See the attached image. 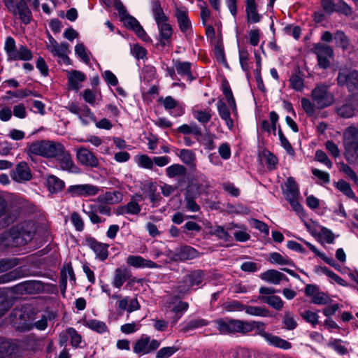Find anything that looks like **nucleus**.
<instances>
[{
    "instance_id": "50",
    "label": "nucleus",
    "mask_w": 358,
    "mask_h": 358,
    "mask_svg": "<svg viewBox=\"0 0 358 358\" xmlns=\"http://www.w3.org/2000/svg\"><path fill=\"white\" fill-rule=\"evenodd\" d=\"M245 312L252 316L267 317L269 315V310L262 306H245Z\"/></svg>"
},
{
    "instance_id": "61",
    "label": "nucleus",
    "mask_w": 358,
    "mask_h": 358,
    "mask_svg": "<svg viewBox=\"0 0 358 358\" xmlns=\"http://www.w3.org/2000/svg\"><path fill=\"white\" fill-rule=\"evenodd\" d=\"M238 54H239V62H240L242 69L245 72H248L250 70V65L248 63V59H249L248 51L246 49L241 48V49H239Z\"/></svg>"
},
{
    "instance_id": "56",
    "label": "nucleus",
    "mask_w": 358,
    "mask_h": 358,
    "mask_svg": "<svg viewBox=\"0 0 358 358\" xmlns=\"http://www.w3.org/2000/svg\"><path fill=\"white\" fill-rule=\"evenodd\" d=\"M301 316L306 322L310 323L313 327H315L319 323V315L317 313L306 310L301 313Z\"/></svg>"
},
{
    "instance_id": "20",
    "label": "nucleus",
    "mask_w": 358,
    "mask_h": 358,
    "mask_svg": "<svg viewBox=\"0 0 358 358\" xmlns=\"http://www.w3.org/2000/svg\"><path fill=\"white\" fill-rule=\"evenodd\" d=\"M200 256V253L195 248L185 245L177 248L172 256L174 261L185 262L196 259Z\"/></svg>"
},
{
    "instance_id": "27",
    "label": "nucleus",
    "mask_w": 358,
    "mask_h": 358,
    "mask_svg": "<svg viewBox=\"0 0 358 358\" xmlns=\"http://www.w3.org/2000/svg\"><path fill=\"white\" fill-rule=\"evenodd\" d=\"M259 277L262 280L273 285H279L282 280H288L287 277L284 273L275 269L263 272Z\"/></svg>"
},
{
    "instance_id": "22",
    "label": "nucleus",
    "mask_w": 358,
    "mask_h": 358,
    "mask_svg": "<svg viewBox=\"0 0 358 358\" xmlns=\"http://www.w3.org/2000/svg\"><path fill=\"white\" fill-rule=\"evenodd\" d=\"M132 276L131 271L125 266H120L114 271L111 284L117 289H120L124 282Z\"/></svg>"
},
{
    "instance_id": "36",
    "label": "nucleus",
    "mask_w": 358,
    "mask_h": 358,
    "mask_svg": "<svg viewBox=\"0 0 358 358\" xmlns=\"http://www.w3.org/2000/svg\"><path fill=\"white\" fill-rule=\"evenodd\" d=\"M16 346L3 338H0V358H12L15 354Z\"/></svg>"
},
{
    "instance_id": "55",
    "label": "nucleus",
    "mask_w": 358,
    "mask_h": 358,
    "mask_svg": "<svg viewBox=\"0 0 358 358\" xmlns=\"http://www.w3.org/2000/svg\"><path fill=\"white\" fill-rule=\"evenodd\" d=\"M208 322L203 319L193 320L186 324H184L182 331L186 333L193 329L206 326Z\"/></svg>"
},
{
    "instance_id": "42",
    "label": "nucleus",
    "mask_w": 358,
    "mask_h": 358,
    "mask_svg": "<svg viewBox=\"0 0 358 358\" xmlns=\"http://www.w3.org/2000/svg\"><path fill=\"white\" fill-rule=\"evenodd\" d=\"M85 75L78 71H73L69 73L68 82L71 88L73 90H78L80 88V83L85 80Z\"/></svg>"
},
{
    "instance_id": "16",
    "label": "nucleus",
    "mask_w": 358,
    "mask_h": 358,
    "mask_svg": "<svg viewBox=\"0 0 358 358\" xmlns=\"http://www.w3.org/2000/svg\"><path fill=\"white\" fill-rule=\"evenodd\" d=\"M321 5L324 10L329 15L336 12L345 16H350L352 13V8L343 1L335 3L332 0H322Z\"/></svg>"
},
{
    "instance_id": "60",
    "label": "nucleus",
    "mask_w": 358,
    "mask_h": 358,
    "mask_svg": "<svg viewBox=\"0 0 358 358\" xmlns=\"http://www.w3.org/2000/svg\"><path fill=\"white\" fill-rule=\"evenodd\" d=\"M282 323L285 328L289 330H293L297 327V322L294 318V315L290 311L285 313Z\"/></svg>"
},
{
    "instance_id": "1",
    "label": "nucleus",
    "mask_w": 358,
    "mask_h": 358,
    "mask_svg": "<svg viewBox=\"0 0 358 358\" xmlns=\"http://www.w3.org/2000/svg\"><path fill=\"white\" fill-rule=\"evenodd\" d=\"M34 234V224L25 222L0 234V244L5 248L21 246L30 242Z\"/></svg>"
},
{
    "instance_id": "17",
    "label": "nucleus",
    "mask_w": 358,
    "mask_h": 358,
    "mask_svg": "<svg viewBox=\"0 0 358 358\" xmlns=\"http://www.w3.org/2000/svg\"><path fill=\"white\" fill-rule=\"evenodd\" d=\"M12 180L18 183H24L32 178L31 170L25 162H19L10 173Z\"/></svg>"
},
{
    "instance_id": "26",
    "label": "nucleus",
    "mask_w": 358,
    "mask_h": 358,
    "mask_svg": "<svg viewBox=\"0 0 358 358\" xmlns=\"http://www.w3.org/2000/svg\"><path fill=\"white\" fill-rule=\"evenodd\" d=\"M159 101L166 110H174V111L171 113V115L173 116H180L185 113L184 106L171 96H167L164 99L161 98Z\"/></svg>"
},
{
    "instance_id": "5",
    "label": "nucleus",
    "mask_w": 358,
    "mask_h": 358,
    "mask_svg": "<svg viewBox=\"0 0 358 358\" xmlns=\"http://www.w3.org/2000/svg\"><path fill=\"white\" fill-rule=\"evenodd\" d=\"M310 97L319 109H323L332 105L334 96L329 91V86L325 84H319L312 90Z\"/></svg>"
},
{
    "instance_id": "10",
    "label": "nucleus",
    "mask_w": 358,
    "mask_h": 358,
    "mask_svg": "<svg viewBox=\"0 0 358 358\" xmlns=\"http://www.w3.org/2000/svg\"><path fill=\"white\" fill-rule=\"evenodd\" d=\"M201 194V185L197 182L189 184L185 193L184 202L185 208L191 212H198L200 206L196 203L195 199Z\"/></svg>"
},
{
    "instance_id": "25",
    "label": "nucleus",
    "mask_w": 358,
    "mask_h": 358,
    "mask_svg": "<svg viewBox=\"0 0 358 358\" xmlns=\"http://www.w3.org/2000/svg\"><path fill=\"white\" fill-rule=\"evenodd\" d=\"M126 262L128 265L133 266L134 268H155L159 267V266L154 262H152L150 259H144L141 256H137V255H129L127 258Z\"/></svg>"
},
{
    "instance_id": "39",
    "label": "nucleus",
    "mask_w": 358,
    "mask_h": 358,
    "mask_svg": "<svg viewBox=\"0 0 358 358\" xmlns=\"http://www.w3.org/2000/svg\"><path fill=\"white\" fill-rule=\"evenodd\" d=\"M141 210L140 205L135 201H130L126 205L117 208V213L120 215H138Z\"/></svg>"
},
{
    "instance_id": "64",
    "label": "nucleus",
    "mask_w": 358,
    "mask_h": 358,
    "mask_svg": "<svg viewBox=\"0 0 358 358\" xmlns=\"http://www.w3.org/2000/svg\"><path fill=\"white\" fill-rule=\"evenodd\" d=\"M338 114L345 118H349L354 115L355 108L351 104H344L337 110Z\"/></svg>"
},
{
    "instance_id": "15",
    "label": "nucleus",
    "mask_w": 358,
    "mask_h": 358,
    "mask_svg": "<svg viewBox=\"0 0 358 358\" xmlns=\"http://www.w3.org/2000/svg\"><path fill=\"white\" fill-rule=\"evenodd\" d=\"M59 150V152H57L54 158L57 159L60 168L70 173H78L79 169L73 161L70 152L65 149L62 144Z\"/></svg>"
},
{
    "instance_id": "46",
    "label": "nucleus",
    "mask_w": 358,
    "mask_h": 358,
    "mask_svg": "<svg viewBox=\"0 0 358 358\" xmlns=\"http://www.w3.org/2000/svg\"><path fill=\"white\" fill-rule=\"evenodd\" d=\"M31 51L25 45H20L10 60L29 61L32 59Z\"/></svg>"
},
{
    "instance_id": "6",
    "label": "nucleus",
    "mask_w": 358,
    "mask_h": 358,
    "mask_svg": "<svg viewBox=\"0 0 358 358\" xmlns=\"http://www.w3.org/2000/svg\"><path fill=\"white\" fill-rule=\"evenodd\" d=\"M5 5L14 15H18L24 24H29L32 20V13L24 0H20L14 5L13 0H6Z\"/></svg>"
},
{
    "instance_id": "2",
    "label": "nucleus",
    "mask_w": 358,
    "mask_h": 358,
    "mask_svg": "<svg viewBox=\"0 0 358 358\" xmlns=\"http://www.w3.org/2000/svg\"><path fill=\"white\" fill-rule=\"evenodd\" d=\"M259 322H248L239 320L222 319L216 321V328L222 334L241 333L247 334L252 331Z\"/></svg>"
},
{
    "instance_id": "19",
    "label": "nucleus",
    "mask_w": 358,
    "mask_h": 358,
    "mask_svg": "<svg viewBox=\"0 0 358 358\" xmlns=\"http://www.w3.org/2000/svg\"><path fill=\"white\" fill-rule=\"evenodd\" d=\"M76 159L81 165L87 167L97 168L99 165L97 157L85 147H79L76 149Z\"/></svg>"
},
{
    "instance_id": "18",
    "label": "nucleus",
    "mask_w": 358,
    "mask_h": 358,
    "mask_svg": "<svg viewBox=\"0 0 358 358\" xmlns=\"http://www.w3.org/2000/svg\"><path fill=\"white\" fill-rule=\"evenodd\" d=\"M100 189L92 184H81L71 185L67 192L73 197H88L94 196L98 194Z\"/></svg>"
},
{
    "instance_id": "53",
    "label": "nucleus",
    "mask_w": 358,
    "mask_h": 358,
    "mask_svg": "<svg viewBox=\"0 0 358 358\" xmlns=\"http://www.w3.org/2000/svg\"><path fill=\"white\" fill-rule=\"evenodd\" d=\"M134 161L139 167L152 169L153 168V159L147 155H138L135 156Z\"/></svg>"
},
{
    "instance_id": "31",
    "label": "nucleus",
    "mask_w": 358,
    "mask_h": 358,
    "mask_svg": "<svg viewBox=\"0 0 358 358\" xmlns=\"http://www.w3.org/2000/svg\"><path fill=\"white\" fill-rule=\"evenodd\" d=\"M119 309L131 313L141 308V306L136 298L125 296L117 302Z\"/></svg>"
},
{
    "instance_id": "34",
    "label": "nucleus",
    "mask_w": 358,
    "mask_h": 358,
    "mask_svg": "<svg viewBox=\"0 0 358 358\" xmlns=\"http://www.w3.org/2000/svg\"><path fill=\"white\" fill-rule=\"evenodd\" d=\"M5 217V222L10 224L17 219V215L10 210V208L6 200L0 196V218Z\"/></svg>"
},
{
    "instance_id": "7",
    "label": "nucleus",
    "mask_w": 358,
    "mask_h": 358,
    "mask_svg": "<svg viewBox=\"0 0 358 358\" xmlns=\"http://www.w3.org/2000/svg\"><path fill=\"white\" fill-rule=\"evenodd\" d=\"M275 292L276 289L273 287H261L259 289L258 300L279 311L282 309L284 301L280 296L274 294Z\"/></svg>"
},
{
    "instance_id": "38",
    "label": "nucleus",
    "mask_w": 358,
    "mask_h": 358,
    "mask_svg": "<svg viewBox=\"0 0 358 358\" xmlns=\"http://www.w3.org/2000/svg\"><path fill=\"white\" fill-rule=\"evenodd\" d=\"M85 326L98 334L109 333L106 324L96 319H89L85 321Z\"/></svg>"
},
{
    "instance_id": "30",
    "label": "nucleus",
    "mask_w": 358,
    "mask_h": 358,
    "mask_svg": "<svg viewBox=\"0 0 358 358\" xmlns=\"http://www.w3.org/2000/svg\"><path fill=\"white\" fill-rule=\"evenodd\" d=\"M283 194L286 199H294L299 197V189L295 179L289 177L285 182V188L283 189Z\"/></svg>"
},
{
    "instance_id": "44",
    "label": "nucleus",
    "mask_w": 358,
    "mask_h": 358,
    "mask_svg": "<svg viewBox=\"0 0 358 358\" xmlns=\"http://www.w3.org/2000/svg\"><path fill=\"white\" fill-rule=\"evenodd\" d=\"M152 10L157 24L166 22L167 18L158 0L152 2Z\"/></svg>"
},
{
    "instance_id": "21",
    "label": "nucleus",
    "mask_w": 358,
    "mask_h": 358,
    "mask_svg": "<svg viewBox=\"0 0 358 358\" xmlns=\"http://www.w3.org/2000/svg\"><path fill=\"white\" fill-rule=\"evenodd\" d=\"M88 246L94 251L96 257L101 261L106 260L108 257L109 245L99 242L94 238L87 239Z\"/></svg>"
},
{
    "instance_id": "40",
    "label": "nucleus",
    "mask_w": 358,
    "mask_h": 358,
    "mask_svg": "<svg viewBox=\"0 0 358 358\" xmlns=\"http://www.w3.org/2000/svg\"><path fill=\"white\" fill-rule=\"evenodd\" d=\"M213 113L212 110L209 108L194 109L192 112L193 117L202 124H205L210 120Z\"/></svg>"
},
{
    "instance_id": "33",
    "label": "nucleus",
    "mask_w": 358,
    "mask_h": 358,
    "mask_svg": "<svg viewBox=\"0 0 358 358\" xmlns=\"http://www.w3.org/2000/svg\"><path fill=\"white\" fill-rule=\"evenodd\" d=\"M245 12L248 22H259L261 19V15L257 13V6L255 0H245Z\"/></svg>"
},
{
    "instance_id": "63",
    "label": "nucleus",
    "mask_w": 358,
    "mask_h": 358,
    "mask_svg": "<svg viewBox=\"0 0 358 358\" xmlns=\"http://www.w3.org/2000/svg\"><path fill=\"white\" fill-rule=\"evenodd\" d=\"M71 221L76 231H82L84 229V221L78 213L73 212L71 214Z\"/></svg>"
},
{
    "instance_id": "9",
    "label": "nucleus",
    "mask_w": 358,
    "mask_h": 358,
    "mask_svg": "<svg viewBox=\"0 0 358 358\" xmlns=\"http://www.w3.org/2000/svg\"><path fill=\"white\" fill-rule=\"evenodd\" d=\"M312 51L317 56L320 68L327 69L330 66L331 59L334 58V50L331 46L317 43L314 45Z\"/></svg>"
},
{
    "instance_id": "47",
    "label": "nucleus",
    "mask_w": 358,
    "mask_h": 358,
    "mask_svg": "<svg viewBox=\"0 0 358 358\" xmlns=\"http://www.w3.org/2000/svg\"><path fill=\"white\" fill-rule=\"evenodd\" d=\"M166 176L170 178L176 176H182L186 173V169L184 166L179 164H174L166 169Z\"/></svg>"
},
{
    "instance_id": "35",
    "label": "nucleus",
    "mask_w": 358,
    "mask_h": 358,
    "mask_svg": "<svg viewBox=\"0 0 358 358\" xmlns=\"http://www.w3.org/2000/svg\"><path fill=\"white\" fill-rule=\"evenodd\" d=\"M174 68L180 76L186 77L189 81L194 79L191 72L190 62L176 60L174 62Z\"/></svg>"
},
{
    "instance_id": "24",
    "label": "nucleus",
    "mask_w": 358,
    "mask_h": 358,
    "mask_svg": "<svg viewBox=\"0 0 358 358\" xmlns=\"http://www.w3.org/2000/svg\"><path fill=\"white\" fill-rule=\"evenodd\" d=\"M68 278L73 282H76V275L71 264H65L60 272L59 287L63 296L66 290Z\"/></svg>"
},
{
    "instance_id": "58",
    "label": "nucleus",
    "mask_w": 358,
    "mask_h": 358,
    "mask_svg": "<svg viewBox=\"0 0 358 358\" xmlns=\"http://www.w3.org/2000/svg\"><path fill=\"white\" fill-rule=\"evenodd\" d=\"M17 49L14 38L11 36H8L5 41L4 50L8 55V59L10 60L12 59Z\"/></svg>"
},
{
    "instance_id": "14",
    "label": "nucleus",
    "mask_w": 358,
    "mask_h": 358,
    "mask_svg": "<svg viewBox=\"0 0 358 358\" xmlns=\"http://www.w3.org/2000/svg\"><path fill=\"white\" fill-rule=\"evenodd\" d=\"M160 345L156 339L150 340L147 335H142L134 343L133 350L136 354L146 355L156 350Z\"/></svg>"
},
{
    "instance_id": "57",
    "label": "nucleus",
    "mask_w": 358,
    "mask_h": 358,
    "mask_svg": "<svg viewBox=\"0 0 358 358\" xmlns=\"http://www.w3.org/2000/svg\"><path fill=\"white\" fill-rule=\"evenodd\" d=\"M336 188L343 192L348 197L354 199L355 198V193L353 192L350 184L344 180H340L336 184Z\"/></svg>"
},
{
    "instance_id": "54",
    "label": "nucleus",
    "mask_w": 358,
    "mask_h": 358,
    "mask_svg": "<svg viewBox=\"0 0 358 358\" xmlns=\"http://www.w3.org/2000/svg\"><path fill=\"white\" fill-rule=\"evenodd\" d=\"M66 334L71 340V345L73 348H80V343H82V336L78 332L72 327H69L66 329Z\"/></svg>"
},
{
    "instance_id": "37",
    "label": "nucleus",
    "mask_w": 358,
    "mask_h": 358,
    "mask_svg": "<svg viewBox=\"0 0 358 358\" xmlns=\"http://www.w3.org/2000/svg\"><path fill=\"white\" fill-rule=\"evenodd\" d=\"M176 16L181 31L186 32L189 29H191L192 24L188 17L187 11L177 9L176 12Z\"/></svg>"
},
{
    "instance_id": "48",
    "label": "nucleus",
    "mask_w": 358,
    "mask_h": 358,
    "mask_svg": "<svg viewBox=\"0 0 358 358\" xmlns=\"http://www.w3.org/2000/svg\"><path fill=\"white\" fill-rule=\"evenodd\" d=\"M187 282L193 286L199 285L203 280L204 273L201 270L193 271L189 274L186 275Z\"/></svg>"
},
{
    "instance_id": "45",
    "label": "nucleus",
    "mask_w": 358,
    "mask_h": 358,
    "mask_svg": "<svg viewBox=\"0 0 358 358\" xmlns=\"http://www.w3.org/2000/svg\"><path fill=\"white\" fill-rule=\"evenodd\" d=\"M157 26L159 30L160 42L162 45H166V42L169 41L172 36V28L166 22L157 24Z\"/></svg>"
},
{
    "instance_id": "29",
    "label": "nucleus",
    "mask_w": 358,
    "mask_h": 358,
    "mask_svg": "<svg viewBox=\"0 0 358 358\" xmlns=\"http://www.w3.org/2000/svg\"><path fill=\"white\" fill-rule=\"evenodd\" d=\"M260 335L271 345L276 348H279L284 350H288L292 348V345L289 342L284 340L279 336L273 335L270 333L265 331L261 332Z\"/></svg>"
},
{
    "instance_id": "23",
    "label": "nucleus",
    "mask_w": 358,
    "mask_h": 358,
    "mask_svg": "<svg viewBox=\"0 0 358 358\" xmlns=\"http://www.w3.org/2000/svg\"><path fill=\"white\" fill-rule=\"evenodd\" d=\"M124 194L119 190H114L113 192H106L97 196L96 201L100 203H107L108 205H115L120 203L122 201Z\"/></svg>"
},
{
    "instance_id": "11",
    "label": "nucleus",
    "mask_w": 358,
    "mask_h": 358,
    "mask_svg": "<svg viewBox=\"0 0 358 358\" xmlns=\"http://www.w3.org/2000/svg\"><path fill=\"white\" fill-rule=\"evenodd\" d=\"M13 326L19 331H27L32 329L30 315L22 309L15 308L10 314Z\"/></svg>"
},
{
    "instance_id": "43",
    "label": "nucleus",
    "mask_w": 358,
    "mask_h": 358,
    "mask_svg": "<svg viewBox=\"0 0 358 358\" xmlns=\"http://www.w3.org/2000/svg\"><path fill=\"white\" fill-rule=\"evenodd\" d=\"M47 186L52 193L60 192L64 187V182L55 176H49L47 178Z\"/></svg>"
},
{
    "instance_id": "3",
    "label": "nucleus",
    "mask_w": 358,
    "mask_h": 358,
    "mask_svg": "<svg viewBox=\"0 0 358 358\" xmlns=\"http://www.w3.org/2000/svg\"><path fill=\"white\" fill-rule=\"evenodd\" d=\"M343 155L346 161L355 164L358 160V129L350 126L343 131Z\"/></svg>"
},
{
    "instance_id": "13",
    "label": "nucleus",
    "mask_w": 358,
    "mask_h": 358,
    "mask_svg": "<svg viewBox=\"0 0 358 358\" xmlns=\"http://www.w3.org/2000/svg\"><path fill=\"white\" fill-rule=\"evenodd\" d=\"M48 41L46 42V47L48 50L55 57H58L62 59L66 64H69V57L67 56V51L69 49V44L66 43H62L59 44L57 41L48 33Z\"/></svg>"
},
{
    "instance_id": "59",
    "label": "nucleus",
    "mask_w": 358,
    "mask_h": 358,
    "mask_svg": "<svg viewBox=\"0 0 358 358\" xmlns=\"http://www.w3.org/2000/svg\"><path fill=\"white\" fill-rule=\"evenodd\" d=\"M76 54L86 64L90 62V52L87 51L83 43H78L75 46Z\"/></svg>"
},
{
    "instance_id": "41",
    "label": "nucleus",
    "mask_w": 358,
    "mask_h": 358,
    "mask_svg": "<svg viewBox=\"0 0 358 358\" xmlns=\"http://www.w3.org/2000/svg\"><path fill=\"white\" fill-rule=\"evenodd\" d=\"M145 193L152 203V206L159 205V203L162 199V196L159 193L157 192V185L155 183L150 182L148 184Z\"/></svg>"
},
{
    "instance_id": "32",
    "label": "nucleus",
    "mask_w": 358,
    "mask_h": 358,
    "mask_svg": "<svg viewBox=\"0 0 358 358\" xmlns=\"http://www.w3.org/2000/svg\"><path fill=\"white\" fill-rule=\"evenodd\" d=\"M216 105L220 117L225 121L227 127L229 129H232L234 122L231 118V113L227 103L222 100H219Z\"/></svg>"
},
{
    "instance_id": "52",
    "label": "nucleus",
    "mask_w": 358,
    "mask_h": 358,
    "mask_svg": "<svg viewBox=\"0 0 358 358\" xmlns=\"http://www.w3.org/2000/svg\"><path fill=\"white\" fill-rule=\"evenodd\" d=\"M178 131L183 134H194V136L201 135V129L196 123L182 124L178 128Z\"/></svg>"
},
{
    "instance_id": "28",
    "label": "nucleus",
    "mask_w": 358,
    "mask_h": 358,
    "mask_svg": "<svg viewBox=\"0 0 358 358\" xmlns=\"http://www.w3.org/2000/svg\"><path fill=\"white\" fill-rule=\"evenodd\" d=\"M227 229L234 231L233 235L237 241L245 242L250 238V235L248 233L247 227L245 225H239L231 222L227 224Z\"/></svg>"
},
{
    "instance_id": "12",
    "label": "nucleus",
    "mask_w": 358,
    "mask_h": 358,
    "mask_svg": "<svg viewBox=\"0 0 358 358\" xmlns=\"http://www.w3.org/2000/svg\"><path fill=\"white\" fill-rule=\"evenodd\" d=\"M337 84L339 86L347 85L349 91L352 92H358V71H352L348 72L347 70L341 69L338 77Z\"/></svg>"
},
{
    "instance_id": "4",
    "label": "nucleus",
    "mask_w": 358,
    "mask_h": 358,
    "mask_svg": "<svg viewBox=\"0 0 358 358\" xmlns=\"http://www.w3.org/2000/svg\"><path fill=\"white\" fill-rule=\"evenodd\" d=\"M62 143L57 141L41 140L36 141L27 145V152L31 155L40 156L45 158H54L57 152L60 150Z\"/></svg>"
},
{
    "instance_id": "62",
    "label": "nucleus",
    "mask_w": 358,
    "mask_h": 358,
    "mask_svg": "<svg viewBox=\"0 0 358 358\" xmlns=\"http://www.w3.org/2000/svg\"><path fill=\"white\" fill-rule=\"evenodd\" d=\"M301 107L306 113V115L309 117H312L315 113V103H312L307 98H302L301 99Z\"/></svg>"
},
{
    "instance_id": "8",
    "label": "nucleus",
    "mask_w": 358,
    "mask_h": 358,
    "mask_svg": "<svg viewBox=\"0 0 358 358\" xmlns=\"http://www.w3.org/2000/svg\"><path fill=\"white\" fill-rule=\"evenodd\" d=\"M83 212L87 215L92 224H101L105 222V219L101 218L98 213L106 216L112 215L111 208L107 203H100L97 206L90 205L87 208L83 206Z\"/></svg>"
},
{
    "instance_id": "49",
    "label": "nucleus",
    "mask_w": 358,
    "mask_h": 358,
    "mask_svg": "<svg viewBox=\"0 0 358 358\" xmlns=\"http://www.w3.org/2000/svg\"><path fill=\"white\" fill-rule=\"evenodd\" d=\"M78 117L84 125H87L90 122H95L96 117L87 106L82 107Z\"/></svg>"
},
{
    "instance_id": "51",
    "label": "nucleus",
    "mask_w": 358,
    "mask_h": 358,
    "mask_svg": "<svg viewBox=\"0 0 358 358\" xmlns=\"http://www.w3.org/2000/svg\"><path fill=\"white\" fill-rule=\"evenodd\" d=\"M178 156L183 163L187 165H192L196 161V155L191 150L181 149Z\"/></svg>"
}]
</instances>
